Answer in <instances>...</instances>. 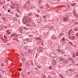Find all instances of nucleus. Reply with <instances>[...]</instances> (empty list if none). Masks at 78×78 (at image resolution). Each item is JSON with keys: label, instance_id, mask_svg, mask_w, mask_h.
Segmentation results:
<instances>
[{"label": "nucleus", "instance_id": "nucleus-1", "mask_svg": "<svg viewBox=\"0 0 78 78\" xmlns=\"http://www.w3.org/2000/svg\"><path fill=\"white\" fill-rule=\"evenodd\" d=\"M23 23L24 24H27L28 23V20H27L26 18H24L23 20Z\"/></svg>", "mask_w": 78, "mask_h": 78}, {"label": "nucleus", "instance_id": "nucleus-2", "mask_svg": "<svg viewBox=\"0 0 78 78\" xmlns=\"http://www.w3.org/2000/svg\"><path fill=\"white\" fill-rule=\"evenodd\" d=\"M25 59L24 58H20L19 60L20 62V63L22 64V63H23V61H25Z\"/></svg>", "mask_w": 78, "mask_h": 78}, {"label": "nucleus", "instance_id": "nucleus-3", "mask_svg": "<svg viewBox=\"0 0 78 78\" xmlns=\"http://www.w3.org/2000/svg\"><path fill=\"white\" fill-rule=\"evenodd\" d=\"M50 55L51 57L54 58H55V54L53 53H51L50 54Z\"/></svg>", "mask_w": 78, "mask_h": 78}, {"label": "nucleus", "instance_id": "nucleus-4", "mask_svg": "<svg viewBox=\"0 0 78 78\" xmlns=\"http://www.w3.org/2000/svg\"><path fill=\"white\" fill-rule=\"evenodd\" d=\"M23 46H24V47H26V46H28V42H26L23 43Z\"/></svg>", "mask_w": 78, "mask_h": 78}, {"label": "nucleus", "instance_id": "nucleus-5", "mask_svg": "<svg viewBox=\"0 0 78 78\" xmlns=\"http://www.w3.org/2000/svg\"><path fill=\"white\" fill-rule=\"evenodd\" d=\"M10 7L12 9H13V8H14V3H12V5L11 6H10Z\"/></svg>", "mask_w": 78, "mask_h": 78}, {"label": "nucleus", "instance_id": "nucleus-6", "mask_svg": "<svg viewBox=\"0 0 78 78\" xmlns=\"http://www.w3.org/2000/svg\"><path fill=\"white\" fill-rule=\"evenodd\" d=\"M26 67L27 68H29L30 67V65H29V63H28V62H26Z\"/></svg>", "mask_w": 78, "mask_h": 78}, {"label": "nucleus", "instance_id": "nucleus-7", "mask_svg": "<svg viewBox=\"0 0 78 78\" xmlns=\"http://www.w3.org/2000/svg\"><path fill=\"white\" fill-rule=\"evenodd\" d=\"M63 63L65 64H68V65H69V64H70L69 63V62H68V61L64 62H63Z\"/></svg>", "mask_w": 78, "mask_h": 78}, {"label": "nucleus", "instance_id": "nucleus-8", "mask_svg": "<svg viewBox=\"0 0 78 78\" xmlns=\"http://www.w3.org/2000/svg\"><path fill=\"white\" fill-rule=\"evenodd\" d=\"M63 19L64 20H69V18H68V17H65L63 18Z\"/></svg>", "mask_w": 78, "mask_h": 78}, {"label": "nucleus", "instance_id": "nucleus-9", "mask_svg": "<svg viewBox=\"0 0 78 78\" xmlns=\"http://www.w3.org/2000/svg\"><path fill=\"white\" fill-rule=\"evenodd\" d=\"M56 62L55 60L53 61V64L54 65H56Z\"/></svg>", "mask_w": 78, "mask_h": 78}, {"label": "nucleus", "instance_id": "nucleus-10", "mask_svg": "<svg viewBox=\"0 0 78 78\" xmlns=\"http://www.w3.org/2000/svg\"><path fill=\"white\" fill-rule=\"evenodd\" d=\"M41 4L42 5H45V2L43 1L41 2Z\"/></svg>", "mask_w": 78, "mask_h": 78}, {"label": "nucleus", "instance_id": "nucleus-11", "mask_svg": "<svg viewBox=\"0 0 78 78\" xmlns=\"http://www.w3.org/2000/svg\"><path fill=\"white\" fill-rule=\"evenodd\" d=\"M32 50L29 49L28 50V52L29 53H31L32 52Z\"/></svg>", "mask_w": 78, "mask_h": 78}, {"label": "nucleus", "instance_id": "nucleus-12", "mask_svg": "<svg viewBox=\"0 0 78 78\" xmlns=\"http://www.w3.org/2000/svg\"><path fill=\"white\" fill-rule=\"evenodd\" d=\"M41 21H42V20H41V19H39L37 20V22H39V23H40V22H41Z\"/></svg>", "mask_w": 78, "mask_h": 78}, {"label": "nucleus", "instance_id": "nucleus-13", "mask_svg": "<svg viewBox=\"0 0 78 78\" xmlns=\"http://www.w3.org/2000/svg\"><path fill=\"white\" fill-rule=\"evenodd\" d=\"M59 62H60V63H62V62H63V61H62V60L61 59V58L60 59Z\"/></svg>", "mask_w": 78, "mask_h": 78}, {"label": "nucleus", "instance_id": "nucleus-14", "mask_svg": "<svg viewBox=\"0 0 78 78\" xmlns=\"http://www.w3.org/2000/svg\"><path fill=\"white\" fill-rule=\"evenodd\" d=\"M3 26L2 25H1L0 27V29L1 30H2L3 29Z\"/></svg>", "mask_w": 78, "mask_h": 78}, {"label": "nucleus", "instance_id": "nucleus-15", "mask_svg": "<svg viewBox=\"0 0 78 78\" xmlns=\"http://www.w3.org/2000/svg\"><path fill=\"white\" fill-rule=\"evenodd\" d=\"M72 75H73V74L72 73V72H70L69 73V75L70 76H72Z\"/></svg>", "mask_w": 78, "mask_h": 78}, {"label": "nucleus", "instance_id": "nucleus-16", "mask_svg": "<svg viewBox=\"0 0 78 78\" xmlns=\"http://www.w3.org/2000/svg\"><path fill=\"white\" fill-rule=\"evenodd\" d=\"M32 15H33V13H30L28 15V16H30Z\"/></svg>", "mask_w": 78, "mask_h": 78}, {"label": "nucleus", "instance_id": "nucleus-17", "mask_svg": "<svg viewBox=\"0 0 78 78\" xmlns=\"http://www.w3.org/2000/svg\"><path fill=\"white\" fill-rule=\"evenodd\" d=\"M16 35V34H12L10 36H15Z\"/></svg>", "mask_w": 78, "mask_h": 78}, {"label": "nucleus", "instance_id": "nucleus-18", "mask_svg": "<svg viewBox=\"0 0 78 78\" xmlns=\"http://www.w3.org/2000/svg\"><path fill=\"white\" fill-rule=\"evenodd\" d=\"M42 75H43V78H46L45 75V74H42Z\"/></svg>", "mask_w": 78, "mask_h": 78}, {"label": "nucleus", "instance_id": "nucleus-19", "mask_svg": "<svg viewBox=\"0 0 78 78\" xmlns=\"http://www.w3.org/2000/svg\"><path fill=\"white\" fill-rule=\"evenodd\" d=\"M64 34L62 33H61L59 35V36H63Z\"/></svg>", "mask_w": 78, "mask_h": 78}, {"label": "nucleus", "instance_id": "nucleus-20", "mask_svg": "<svg viewBox=\"0 0 78 78\" xmlns=\"http://www.w3.org/2000/svg\"><path fill=\"white\" fill-rule=\"evenodd\" d=\"M51 7H55L56 6L54 5V4H52L51 5Z\"/></svg>", "mask_w": 78, "mask_h": 78}, {"label": "nucleus", "instance_id": "nucleus-21", "mask_svg": "<svg viewBox=\"0 0 78 78\" xmlns=\"http://www.w3.org/2000/svg\"><path fill=\"white\" fill-rule=\"evenodd\" d=\"M57 51H58V52H61V50L59 49H58L57 50Z\"/></svg>", "mask_w": 78, "mask_h": 78}, {"label": "nucleus", "instance_id": "nucleus-22", "mask_svg": "<svg viewBox=\"0 0 78 78\" xmlns=\"http://www.w3.org/2000/svg\"><path fill=\"white\" fill-rule=\"evenodd\" d=\"M62 41H66V40L65 39V37H64L62 39Z\"/></svg>", "mask_w": 78, "mask_h": 78}, {"label": "nucleus", "instance_id": "nucleus-23", "mask_svg": "<svg viewBox=\"0 0 78 78\" xmlns=\"http://www.w3.org/2000/svg\"><path fill=\"white\" fill-rule=\"evenodd\" d=\"M74 30L76 31H77L78 30V29H77V28H75Z\"/></svg>", "mask_w": 78, "mask_h": 78}, {"label": "nucleus", "instance_id": "nucleus-24", "mask_svg": "<svg viewBox=\"0 0 78 78\" xmlns=\"http://www.w3.org/2000/svg\"><path fill=\"white\" fill-rule=\"evenodd\" d=\"M13 20H15V21H16V18H13Z\"/></svg>", "mask_w": 78, "mask_h": 78}, {"label": "nucleus", "instance_id": "nucleus-25", "mask_svg": "<svg viewBox=\"0 0 78 78\" xmlns=\"http://www.w3.org/2000/svg\"><path fill=\"white\" fill-rule=\"evenodd\" d=\"M25 55L26 56H28V54L26 52L25 53Z\"/></svg>", "mask_w": 78, "mask_h": 78}, {"label": "nucleus", "instance_id": "nucleus-26", "mask_svg": "<svg viewBox=\"0 0 78 78\" xmlns=\"http://www.w3.org/2000/svg\"><path fill=\"white\" fill-rule=\"evenodd\" d=\"M40 50H41V51H42V47H40Z\"/></svg>", "mask_w": 78, "mask_h": 78}, {"label": "nucleus", "instance_id": "nucleus-27", "mask_svg": "<svg viewBox=\"0 0 78 78\" xmlns=\"http://www.w3.org/2000/svg\"><path fill=\"white\" fill-rule=\"evenodd\" d=\"M22 30H20V33H22Z\"/></svg>", "mask_w": 78, "mask_h": 78}, {"label": "nucleus", "instance_id": "nucleus-28", "mask_svg": "<svg viewBox=\"0 0 78 78\" xmlns=\"http://www.w3.org/2000/svg\"><path fill=\"white\" fill-rule=\"evenodd\" d=\"M18 70L20 71V72L22 70V69L21 68H19L18 69Z\"/></svg>", "mask_w": 78, "mask_h": 78}, {"label": "nucleus", "instance_id": "nucleus-29", "mask_svg": "<svg viewBox=\"0 0 78 78\" xmlns=\"http://www.w3.org/2000/svg\"><path fill=\"white\" fill-rule=\"evenodd\" d=\"M76 56H78V52H77L76 53Z\"/></svg>", "mask_w": 78, "mask_h": 78}, {"label": "nucleus", "instance_id": "nucleus-30", "mask_svg": "<svg viewBox=\"0 0 78 78\" xmlns=\"http://www.w3.org/2000/svg\"><path fill=\"white\" fill-rule=\"evenodd\" d=\"M75 3H73L71 4V5L72 6H75Z\"/></svg>", "mask_w": 78, "mask_h": 78}, {"label": "nucleus", "instance_id": "nucleus-31", "mask_svg": "<svg viewBox=\"0 0 78 78\" xmlns=\"http://www.w3.org/2000/svg\"><path fill=\"white\" fill-rule=\"evenodd\" d=\"M1 66H4V63H2L1 64Z\"/></svg>", "mask_w": 78, "mask_h": 78}, {"label": "nucleus", "instance_id": "nucleus-32", "mask_svg": "<svg viewBox=\"0 0 78 78\" xmlns=\"http://www.w3.org/2000/svg\"><path fill=\"white\" fill-rule=\"evenodd\" d=\"M61 59H62V61H64V60H65V59L63 58H61Z\"/></svg>", "mask_w": 78, "mask_h": 78}, {"label": "nucleus", "instance_id": "nucleus-33", "mask_svg": "<svg viewBox=\"0 0 78 78\" xmlns=\"http://www.w3.org/2000/svg\"><path fill=\"white\" fill-rule=\"evenodd\" d=\"M54 42H55V43H56V42H57V41H56V40H54Z\"/></svg>", "mask_w": 78, "mask_h": 78}, {"label": "nucleus", "instance_id": "nucleus-34", "mask_svg": "<svg viewBox=\"0 0 78 78\" xmlns=\"http://www.w3.org/2000/svg\"><path fill=\"white\" fill-rule=\"evenodd\" d=\"M7 35L10 34V32L7 33Z\"/></svg>", "mask_w": 78, "mask_h": 78}, {"label": "nucleus", "instance_id": "nucleus-35", "mask_svg": "<svg viewBox=\"0 0 78 78\" xmlns=\"http://www.w3.org/2000/svg\"><path fill=\"white\" fill-rule=\"evenodd\" d=\"M29 36L30 37H33V35H30Z\"/></svg>", "mask_w": 78, "mask_h": 78}, {"label": "nucleus", "instance_id": "nucleus-36", "mask_svg": "<svg viewBox=\"0 0 78 78\" xmlns=\"http://www.w3.org/2000/svg\"><path fill=\"white\" fill-rule=\"evenodd\" d=\"M37 67H38V68H41V66H37Z\"/></svg>", "mask_w": 78, "mask_h": 78}, {"label": "nucleus", "instance_id": "nucleus-37", "mask_svg": "<svg viewBox=\"0 0 78 78\" xmlns=\"http://www.w3.org/2000/svg\"><path fill=\"white\" fill-rule=\"evenodd\" d=\"M36 17H39V15L37 14L36 15Z\"/></svg>", "mask_w": 78, "mask_h": 78}, {"label": "nucleus", "instance_id": "nucleus-38", "mask_svg": "<svg viewBox=\"0 0 78 78\" xmlns=\"http://www.w3.org/2000/svg\"><path fill=\"white\" fill-rule=\"evenodd\" d=\"M2 19H3L4 21H5V20H5V18H3Z\"/></svg>", "mask_w": 78, "mask_h": 78}, {"label": "nucleus", "instance_id": "nucleus-39", "mask_svg": "<svg viewBox=\"0 0 78 78\" xmlns=\"http://www.w3.org/2000/svg\"><path fill=\"white\" fill-rule=\"evenodd\" d=\"M75 23V24H76V25H78V22H76Z\"/></svg>", "mask_w": 78, "mask_h": 78}, {"label": "nucleus", "instance_id": "nucleus-40", "mask_svg": "<svg viewBox=\"0 0 78 78\" xmlns=\"http://www.w3.org/2000/svg\"><path fill=\"white\" fill-rule=\"evenodd\" d=\"M69 44H70L71 45H72H72H73V44H72V43L71 42H69Z\"/></svg>", "mask_w": 78, "mask_h": 78}, {"label": "nucleus", "instance_id": "nucleus-41", "mask_svg": "<svg viewBox=\"0 0 78 78\" xmlns=\"http://www.w3.org/2000/svg\"><path fill=\"white\" fill-rule=\"evenodd\" d=\"M16 16L17 17H19V16H18L17 14H16Z\"/></svg>", "mask_w": 78, "mask_h": 78}, {"label": "nucleus", "instance_id": "nucleus-42", "mask_svg": "<svg viewBox=\"0 0 78 78\" xmlns=\"http://www.w3.org/2000/svg\"><path fill=\"white\" fill-rule=\"evenodd\" d=\"M49 67V68H50V69H52L51 66H50Z\"/></svg>", "mask_w": 78, "mask_h": 78}, {"label": "nucleus", "instance_id": "nucleus-43", "mask_svg": "<svg viewBox=\"0 0 78 78\" xmlns=\"http://www.w3.org/2000/svg\"><path fill=\"white\" fill-rule=\"evenodd\" d=\"M45 27H49V26H48V25H46L45 26Z\"/></svg>", "mask_w": 78, "mask_h": 78}, {"label": "nucleus", "instance_id": "nucleus-44", "mask_svg": "<svg viewBox=\"0 0 78 78\" xmlns=\"http://www.w3.org/2000/svg\"><path fill=\"white\" fill-rule=\"evenodd\" d=\"M43 17L45 19H46V17H45V16H43Z\"/></svg>", "mask_w": 78, "mask_h": 78}, {"label": "nucleus", "instance_id": "nucleus-45", "mask_svg": "<svg viewBox=\"0 0 78 78\" xmlns=\"http://www.w3.org/2000/svg\"><path fill=\"white\" fill-rule=\"evenodd\" d=\"M8 12H11V10H8Z\"/></svg>", "mask_w": 78, "mask_h": 78}, {"label": "nucleus", "instance_id": "nucleus-46", "mask_svg": "<svg viewBox=\"0 0 78 78\" xmlns=\"http://www.w3.org/2000/svg\"><path fill=\"white\" fill-rule=\"evenodd\" d=\"M48 78H51V76H49Z\"/></svg>", "mask_w": 78, "mask_h": 78}, {"label": "nucleus", "instance_id": "nucleus-47", "mask_svg": "<svg viewBox=\"0 0 78 78\" xmlns=\"http://www.w3.org/2000/svg\"><path fill=\"white\" fill-rule=\"evenodd\" d=\"M16 9H17V10H19V8H17V7H16Z\"/></svg>", "mask_w": 78, "mask_h": 78}, {"label": "nucleus", "instance_id": "nucleus-48", "mask_svg": "<svg viewBox=\"0 0 78 78\" xmlns=\"http://www.w3.org/2000/svg\"><path fill=\"white\" fill-rule=\"evenodd\" d=\"M38 39H39L40 40L41 39V38L39 37H38L37 38Z\"/></svg>", "mask_w": 78, "mask_h": 78}, {"label": "nucleus", "instance_id": "nucleus-49", "mask_svg": "<svg viewBox=\"0 0 78 78\" xmlns=\"http://www.w3.org/2000/svg\"><path fill=\"white\" fill-rule=\"evenodd\" d=\"M29 75H30V72H28L27 73Z\"/></svg>", "mask_w": 78, "mask_h": 78}, {"label": "nucleus", "instance_id": "nucleus-50", "mask_svg": "<svg viewBox=\"0 0 78 78\" xmlns=\"http://www.w3.org/2000/svg\"><path fill=\"white\" fill-rule=\"evenodd\" d=\"M68 35H70V33H68Z\"/></svg>", "mask_w": 78, "mask_h": 78}, {"label": "nucleus", "instance_id": "nucleus-51", "mask_svg": "<svg viewBox=\"0 0 78 78\" xmlns=\"http://www.w3.org/2000/svg\"><path fill=\"white\" fill-rule=\"evenodd\" d=\"M41 0H40L39 1V4L41 3Z\"/></svg>", "mask_w": 78, "mask_h": 78}, {"label": "nucleus", "instance_id": "nucleus-52", "mask_svg": "<svg viewBox=\"0 0 78 78\" xmlns=\"http://www.w3.org/2000/svg\"><path fill=\"white\" fill-rule=\"evenodd\" d=\"M17 11L18 12H19V9Z\"/></svg>", "mask_w": 78, "mask_h": 78}, {"label": "nucleus", "instance_id": "nucleus-53", "mask_svg": "<svg viewBox=\"0 0 78 78\" xmlns=\"http://www.w3.org/2000/svg\"><path fill=\"white\" fill-rule=\"evenodd\" d=\"M5 60L6 61V62H8L7 61V59H5Z\"/></svg>", "mask_w": 78, "mask_h": 78}, {"label": "nucleus", "instance_id": "nucleus-54", "mask_svg": "<svg viewBox=\"0 0 78 78\" xmlns=\"http://www.w3.org/2000/svg\"><path fill=\"white\" fill-rule=\"evenodd\" d=\"M61 78H64V77H63V76H61Z\"/></svg>", "mask_w": 78, "mask_h": 78}, {"label": "nucleus", "instance_id": "nucleus-55", "mask_svg": "<svg viewBox=\"0 0 78 78\" xmlns=\"http://www.w3.org/2000/svg\"><path fill=\"white\" fill-rule=\"evenodd\" d=\"M60 76H62V74H60Z\"/></svg>", "mask_w": 78, "mask_h": 78}, {"label": "nucleus", "instance_id": "nucleus-56", "mask_svg": "<svg viewBox=\"0 0 78 78\" xmlns=\"http://www.w3.org/2000/svg\"><path fill=\"white\" fill-rule=\"evenodd\" d=\"M76 35L77 36H78V34H76Z\"/></svg>", "mask_w": 78, "mask_h": 78}, {"label": "nucleus", "instance_id": "nucleus-57", "mask_svg": "<svg viewBox=\"0 0 78 78\" xmlns=\"http://www.w3.org/2000/svg\"><path fill=\"white\" fill-rule=\"evenodd\" d=\"M73 39H75V37L74 36L73 37Z\"/></svg>", "mask_w": 78, "mask_h": 78}, {"label": "nucleus", "instance_id": "nucleus-58", "mask_svg": "<svg viewBox=\"0 0 78 78\" xmlns=\"http://www.w3.org/2000/svg\"><path fill=\"white\" fill-rule=\"evenodd\" d=\"M5 29H6V28H7V27H6V26H5Z\"/></svg>", "mask_w": 78, "mask_h": 78}, {"label": "nucleus", "instance_id": "nucleus-59", "mask_svg": "<svg viewBox=\"0 0 78 78\" xmlns=\"http://www.w3.org/2000/svg\"><path fill=\"white\" fill-rule=\"evenodd\" d=\"M16 7H17V8H19V7H18V6H16Z\"/></svg>", "mask_w": 78, "mask_h": 78}, {"label": "nucleus", "instance_id": "nucleus-60", "mask_svg": "<svg viewBox=\"0 0 78 78\" xmlns=\"http://www.w3.org/2000/svg\"><path fill=\"white\" fill-rule=\"evenodd\" d=\"M35 69H37V70H38V69H37V68H35Z\"/></svg>", "mask_w": 78, "mask_h": 78}, {"label": "nucleus", "instance_id": "nucleus-61", "mask_svg": "<svg viewBox=\"0 0 78 78\" xmlns=\"http://www.w3.org/2000/svg\"><path fill=\"white\" fill-rule=\"evenodd\" d=\"M2 16V14H0V16Z\"/></svg>", "mask_w": 78, "mask_h": 78}, {"label": "nucleus", "instance_id": "nucleus-62", "mask_svg": "<svg viewBox=\"0 0 78 78\" xmlns=\"http://www.w3.org/2000/svg\"><path fill=\"white\" fill-rule=\"evenodd\" d=\"M76 17H78V15H77L76 16Z\"/></svg>", "mask_w": 78, "mask_h": 78}, {"label": "nucleus", "instance_id": "nucleus-63", "mask_svg": "<svg viewBox=\"0 0 78 78\" xmlns=\"http://www.w3.org/2000/svg\"><path fill=\"white\" fill-rule=\"evenodd\" d=\"M11 14H13V13H12V12H11Z\"/></svg>", "mask_w": 78, "mask_h": 78}, {"label": "nucleus", "instance_id": "nucleus-64", "mask_svg": "<svg viewBox=\"0 0 78 78\" xmlns=\"http://www.w3.org/2000/svg\"><path fill=\"white\" fill-rule=\"evenodd\" d=\"M8 45H10V44H8Z\"/></svg>", "mask_w": 78, "mask_h": 78}]
</instances>
